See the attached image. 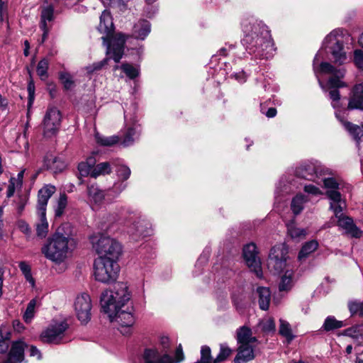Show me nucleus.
I'll return each instance as SVG.
<instances>
[{"label": "nucleus", "instance_id": "nucleus-14", "mask_svg": "<svg viewBox=\"0 0 363 363\" xmlns=\"http://www.w3.org/2000/svg\"><path fill=\"white\" fill-rule=\"evenodd\" d=\"M74 310L77 318L82 323H86L91 319V301L89 294L83 293L77 296Z\"/></svg>", "mask_w": 363, "mask_h": 363}, {"label": "nucleus", "instance_id": "nucleus-12", "mask_svg": "<svg viewBox=\"0 0 363 363\" xmlns=\"http://www.w3.org/2000/svg\"><path fill=\"white\" fill-rule=\"evenodd\" d=\"M68 328V324L66 322H60L52 324L45 330L40 338L43 342L49 344H60L63 342L65 336V332Z\"/></svg>", "mask_w": 363, "mask_h": 363}, {"label": "nucleus", "instance_id": "nucleus-5", "mask_svg": "<svg viewBox=\"0 0 363 363\" xmlns=\"http://www.w3.org/2000/svg\"><path fill=\"white\" fill-rule=\"evenodd\" d=\"M324 59L322 51H318L315 55L313 67L315 74L316 75L318 83L322 89H324L323 82L319 79V74H331L328 84L330 88H341L347 86V84L342 81V79L345 77V69L344 68L336 69L329 62H322Z\"/></svg>", "mask_w": 363, "mask_h": 363}, {"label": "nucleus", "instance_id": "nucleus-44", "mask_svg": "<svg viewBox=\"0 0 363 363\" xmlns=\"http://www.w3.org/2000/svg\"><path fill=\"white\" fill-rule=\"evenodd\" d=\"M279 322H280V325H279L280 335L284 336L287 340V341L289 342H291L294 339V336L292 334V330H291L290 324L287 321L282 320V319H280Z\"/></svg>", "mask_w": 363, "mask_h": 363}, {"label": "nucleus", "instance_id": "nucleus-41", "mask_svg": "<svg viewBox=\"0 0 363 363\" xmlns=\"http://www.w3.org/2000/svg\"><path fill=\"white\" fill-rule=\"evenodd\" d=\"M345 326L342 321L336 320L334 316H328L324 321L322 328L325 331H330Z\"/></svg>", "mask_w": 363, "mask_h": 363}, {"label": "nucleus", "instance_id": "nucleus-32", "mask_svg": "<svg viewBox=\"0 0 363 363\" xmlns=\"http://www.w3.org/2000/svg\"><path fill=\"white\" fill-rule=\"evenodd\" d=\"M342 335L352 338L358 342V345H362L363 340V327L361 325H355L344 330Z\"/></svg>", "mask_w": 363, "mask_h": 363}, {"label": "nucleus", "instance_id": "nucleus-22", "mask_svg": "<svg viewBox=\"0 0 363 363\" xmlns=\"http://www.w3.org/2000/svg\"><path fill=\"white\" fill-rule=\"evenodd\" d=\"M55 191V187L51 185H46L40 189L38 195V212H42L43 214L46 212V206L49 199Z\"/></svg>", "mask_w": 363, "mask_h": 363}, {"label": "nucleus", "instance_id": "nucleus-49", "mask_svg": "<svg viewBox=\"0 0 363 363\" xmlns=\"http://www.w3.org/2000/svg\"><path fill=\"white\" fill-rule=\"evenodd\" d=\"M10 333L4 331L3 327L0 328V353H4L9 346Z\"/></svg>", "mask_w": 363, "mask_h": 363}, {"label": "nucleus", "instance_id": "nucleus-60", "mask_svg": "<svg viewBox=\"0 0 363 363\" xmlns=\"http://www.w3.org/2000/svg\"><path fill=\"white\" fill-rule=\"evenodd\" d=\"M66 165L65 162L61 159H58L57 162L54 164L53 165H51L50 170L52 171L54 173L62 172L65 168Z\"/></svg>", "mask_w": 363, "mask_h": 363}, {"label": "nucleus", "instance_id": "nucleus-7", "mask_svg": "<svg viewBox=\"0 0 363 363\" xmlns=\"http://www.w3.org/2000/svg\"><path fill=\"white\" fill-rule=\"evenodd\" d=\"M288 254V248L284 244L272 247L267 261L268 269L276 275L281 274L288 269H294Z\"/></svg>", "mask_w": 363, "mask_h": 363}, {"label": "nucleus", "instance_id": "nucleus-33", "mask_svg": "<svg viewBox=\"0 0 363 363\" xmlns=\"http://www.w3.org/2000/svg\"><path fill=\"white\" fill-rule=\"evenodd\" d=\"M286 226L288 235L293 240L299 242L306 238V230L296 227L294 221L288 223Z\"/></svg>", "mask_w": 363, "mask_h": 363}, {"label": "nucleus", "instance_id": "nucleus-48", "mask_svg": "<svg viewBox=\"0 0 363 363\" xmlns=\"http://www.w3.org/2000/svg\"><path fill=\"white\" fill-rule=\"evenodd\" d=\"M18 266H19V268H20L21 272L24 275L26 281H28L32 286H34L35 280L32 277L30 265L27 262L22 261V262H19Z\"/></svg>", "mask_w": 363, "mask_h": 363}, {"label": "nucleus", "instance_id": "nucleus-59", "mask_svg": "<svg viewBox=\"0 0 363 363\" xmlns=\"http://www.w3.org/2000/svg\"><path fill=\"white\" fill-rule=\"evenodd\" d=\"M107 59L104 60L103 61L95 62L89 66L86 67V70L88 73H92L95 71L99 70L104 67L106 63Z\"/></svg>", "mask_w": 363, "mask_h": 363}, {"label": "nucleus", "instance_id": "nucleus-20", "mask_svg": "<svg viewBox=\"0 0 363 363\" xmlns=\"http://www.w3.org/2000/svg\"><path fill=\"white\" fill-rule=\"evenodd\" d=\"M125 225L128 228L127 233L133 237L138 238L146 235L145 230L146 223L144 220L130 218L125 221Z\"/></svg>", "mask_w": 363, "mask_h": 363}, {"label": "nucleus", "instance_id": "nucleus-56", "mask_svg": "<svg viewBox=\"0 0 363 363\" xmlns=\"http://www.w3.org/2000/svg\"><path fill=\"white\" fill-rule=\"evenodd\" d=\"M348 307L351 313H359L361 315H363V301L362 303L357 301L350 302Z\"/></svg>", "mask_w": 363, "mask_h": 363}, {"label": "nucleus", "instance_id": "nucleus-64", "mask_svg": "<svg viewBox=\"0 0 363 363\" xmlns=\"http://www.w3.org/2000/svg\"><path fill=\"white\" fill-rule=\"evenodd\" d=\"M160 344L162 347V352H167L169 353V339L167 336H162L160 337Z\"/></svg>", "mask_w": 363, "mask_h": 363}, {"label": "nucleus", "instance_id": "nucleus-37", "mask_svg": "<svg viewBox=\"0 0 363 363\" xmlns=\"http://www.w3.org/2000/svg\"><path fill=\"white\" fill-rule=\"evenodd\" d=\"M127 184L123 182H116L113 186L107 189V201H111L117 198L126 188Z\"/></svg>", "mask_w": 363, "mask_h": 363}, {"label": "nucleus", "instance_id": "nucleus-13", "mask_svg": "<svg viewBox=\"0 0 363 363\" xmlns=\"http://www.w3.org/2000/svg\"><path fill=\"white\" fill-rule=\"evenodd\" d=\"M61 113L55 107L48 108L43 121V134L50 138L55 135L60 126Z\"/></svg>", "mask_w": 363, "mask_h": 363}, {"label": "nucleus", "instance_id": "nucleus-8", "mask_svg": "<svg viewBox=\"0 0 363 363\" xmlns=\"http://www.w3.org/2000/svg\"><path fill=\"white\" fill-rule=\"evenodd\" d=\"M92 238L93 247L99 255L96 259L118 261L122 254V246L115 239L101 235L96 240Z\"/></svg>", "mask_w": 363, "mask_h": 363}, {"label": "nucleus", "instance_id": "nucleus-57", "mask_svg": "<svg viewBox=\"0 0 363 363\" xmlns=\"http://www.w3.org/2000/svg\"><path fill=\"white\" fill-rule=\"evenodd\" d=\"M60 79L66 89H69L73 86L74 82L72 81V77L69 74L65 72L61 73Z\"/></svg>", "mask_w": 363, "mask_h": 363}, {"label": "nucleus", "instance_id": "nucleus-17", "mask_svg": "<svg viewBox=\"0 0 363 363\" xmlns=\"http://www.w3.org/2000/svg\"><path fill=\"white\" fill-rule=\"evenodd\" d=\"M143 363H172L170 354L162 352L157 347L145 349L142 356Z\"/></svg>", "mask_w": 363, "mask_h": 363}, {"label": "nucleus", "instance_id": "nucleus-55", "mask_svg": "<svg viewBox=\"0 0 363 363\" xmlns=\"http://www.w3.org/2000/svg\"><path fill=\"white\" fill-rule=\"evenodd\" d=\"M330 99L332 102L331 104L335 109H337L340 107V92L337 89H333L329 92Z\"/></svg>", "mask_w": 363, "mask_h": 363}, {"label": "nucleus", "instance_id": "nucleus-62", "mask_svg": "<svg viewBox=\"0 0 363 363\" xmlns=\"http://www.w3.org/2000/svg\"><path fill=\"white\" fill-rule=\"evenodd\" d=\"M304 191L314 196H318L321 194V191L319 188L313 184L305 185Z\"/></svg>", "mask_w": 363, "mask_h": 363}, {"label": "nucleus", "instance_id": "nucleus-11", "mask_svg": "<svg viewBox=\"0 0 363 363\" xmlns=\"http://www.w3.org/2000/svg\"><path fill=\"white\" fill-rule=\"evenodd\" d=\"M132 306H128L126 310L121 308L116 312H113V313L111 312L106 313L108 314L111 322L118 324L119 331L123 335H127L130 333L131 328L135 321Z\"/></svg>", "mask_w": 363, "mask_h": 363}, {"label": "nucleus", "instance_id": "nucleus-47", "mask_svg": "<svg viewBox=\"0 0 363 363\" xmlns=\"http://www.w3.org/2000/svg\"><path fill=\"white\" fill-rule=\"evenodd\" d=\"M233 350L225 343L220 345V352L217 357L213 359L214 363L220 362L227 359L232 354Z\"/></svg>", "mask_w": 363, "mask_h": 363}, {"label": "nucleus", "instance_id": "nucleus-16", "mask_svg": "<svg viewBox=\"0 0 363 363\" xmlns=\"http://www.w3.org/2000/svg\"><path fill=\"white\" fill-rule=\"evenodd\" d=\"M342 211L338 213L337 215L334 213L337 218V225L344 230L345 235L356 238H360L362 231L356 226L351 218L344 216Z\"/></svg>", "mask_w": 363, "mask_h": 363}, {"label": "nucleus", "instance_id": "nucleus-51", "mask_svg": "<svg viewBox=\"0 0 363 363\" xmlns=\"http://www.w3.org/2000/svg\"><path fill=\"white\" fill-rule=\"evenodd\" d=\"M116 172L118 179L123 182L130 177L131 174L130 168L124 164L118 165Z\"/></svg>", "mask_w": 363, "mask_h": 363}, {"label": "nucleus", "instance_id": "nucleus-54", "mask_svg": "<svg viewBox=\"0 0 363 363\" xmlns=\"http://www.w3.org/2000/svg\"><path fill=\"white\" fill-rule=\"evenodd\" d=\"M354 64L361 70H363V51L357 49L354 51Z\"/></svg>", "mask_w": 363, "mask_h": 363}, {"label": "nucleus", "instance_id": "nucleus-53", "mask_svg": "<svg viewBox=\"0 0 363 363\" xmlns=\"http://www.w3.org/2000/svg\"><path fill=\"white\" fill-rule=\"evenodd\" d=\"M211 351L209 347L204 345L201 350V359L196 363H212Z\"/></svg>", "mask_w": 363, "mask_h": 363}, {"label": "nucleus", "instance_id": "nucleus-18", "mask_svg": "<svg viewBox=\"0 0 363 363\" xmlns=\"http://www.w3.org/2000/svg\"><path fill=\"white\" fill-rule=\"evenodd\" d=\"M28 347L21 340L13 342L9 352L8 359L4 363H21L24 358V350Z\"/></svg>", "mask_w": 363, "mask_h": 363}, {"label": "nucleus", "instance_id": "nucleus-45", "mask_svg": "<svg viewBox=\"0 0 363 363\" xmlns=\"http://www.w3.org/2000/svg\"><path fill=\"white\" fill-rule=\"evenodd\" d=\"M119 68L118 65H116L114 67V69H117ZM120 68L123 71V72L130 79H135L139 75V69L138 68L133 66L132 65L125 63L123 64Z\"/></svg>", "mask_w": 363, "mask_h": 363}, {"label": "nucleus", "instance_id": "nucleus-50", "mask_svg": "<svg viewBox=\"0 0 363 363\" xmlns=\"http://www.w3.org/2000/svg\"><path fill=\"white\" fill-rule=\"evenodd\" d=\"M37 304L36 299H32L28 303L26 311L23 314V319L26 323H29L31 322L32 319L35 315V308Z\"/></svg>", "mask_w": 363, "mask_h": 363}, {"label": "nucleus", "instance_id": "nucleus-34", "mask_svg": "<svg viewBox=\"0 0 363 363\" xmlns=\"http://www.w3.org/2000/svg\"><path fill=\"white\" fill-rule=\"evenodd\" d=\"M28 74L30 76V80L28 83V112H27V123L26 124L25 128L28 129L29 127V120L30 118V108L32 107V105L33 104L34 99H35V84L34 82L32 79L31 72L28 70Z\"/></svg>", "mask_w": 363, "mask_h": 363}, {"label": "nucleus", "instance_id": "nucleus-15", "mask_svg": "<svg viewBox=\"0 0 363 363\" xmlns=\"http://www.w3.org/2000/svg\"><path fill=\"white\" fill-rule=\"evenodd\" d=\"M243 257L248 267L255 273L257 277H262L261 262L257 256L255 243H249L243 248Z\"/></svg>", "mask_w": 363, "mask_h": 363}, {"label": "nucleus", "instance_id": "nucleus-24", "mask_svg": "<svg viewBox=\"0 0 363 363\" xmlns=\"http://www.w3.org/2000/svg\"><path fill=\"white\" fill-rule=\"evenodd\" d=\"M254 345H239L235 363H247L255 358Z\"/></svg>", "mask_w": 363, "mask_h": 363}, {"label": "nucleus", "instance_id": "nucleus-28", "mask_svg": "<svg viewBox=\"0 0 363 363\" xmlns=\"http://www.w3.org/2000/svg\"><path fill=\"white\" fill-rule=\"evenodd\" d=\"M237 341L239 345H254L257 339L252 336L251 329L242 326L237 330Z\"/></svg>", "mask_w": 363, "mask_h": 363}, {"label": "nucleus", "instance_id": "nucleus-26", "mask_svg": "<svg viewBox=\"0 0 363 363\" xmlns=\"http://www.w3.org/2000/svg\"><path fill=\"white\" fill-rule=\"evenodd\" d=\"M151 31L150 22L145 19H140L133 26L132 35L138 40H145Z\"/></svg>", "mask_w": 363, "mask_h": 363}, {"label": "nucleus", "instance_id": "nucleus-25", "mask_svg": "<svg viewBox=\"0 0 363 363\" xmlns=\"http://www.w3.org/2000/svg\"><path fill=\"white\" fill-rule=\"evenodd\" d=\"M347 108L363 110V83L354 86Z\"/></svg>", "mask_w": 363, "mask_h": 363}, {"label": "nucleus", "instance_id": "nucleus-52", "mask_svg": "<svg viewBox=\"0 0 363 363\" xmlns=\"http://www.w3.org/2000/svg\"><path fill=\"white\" fill-rule=\"evenodd\" d=\"M67 197L66 194L64 193L61 194L59 197L57 206L55 208V216L60 217L63 214L64 211L67 206Z\"/></svg>", "mask_w": 363, "mask_h": 363}, {"label": "nucleus", "instance_id": "nucleus-38", "mask_svg": "<svg viewBox=\"0 0 363 363\" xmlns=\"http://www.w3.org/2000/svg\"><path fill=\"white\" fill-rule=\"evenodd\" d=\"M308 201L307 196L297 194L291 201V210L295 215L299 214L303 209L304 204Z\"/></svg>", "mask_w": 363, "mask_h": 363}, {"label": "nucleus", "instance_id": "nucleus-9", "mask_svg": "<svg viewBox=\"0 0 363 363\" xmlns=\"http://www.w3.org/2000/svg\"><path fill=\"white\" fill-rule=\"evenodd\" d=\"M120 267L118 261L106 259H96L94 263V275L96 281L110 284L114 282L118 277Z\"/></svg>", "mask_w": 363, "mask_h": 363}, {"label": "nucleus", "instance_id": "nucleus-40", "mask_svg": "<svg viewBox=\"0 0 363 363\" xmlns=\"http://www.w3.org/2000/svg\"><path fill=\"white\" fill-rule=\"evenodd\" d=\"M40 218V222L36 225V232L38 236L45 238L48 231V223L45 218V213L38 212Z\"/></svg>", "mask_w": 363, "mask_h": 363}, {"label": "nucleus", "instance_id": "nucleus-4", "mask_svg": "<svg viewBox=\"0 0 363 363\" xmlns=\"http://www.w3.org/2000/svg\"><path fill=\"white\" fill-rule=\"evenodd\" d=\"M41 252L49 260L60 264L71 255L69 239L62 234L56 233L42 247Z\"/></svg>", "mask_w": 363, "mask_h": 363}, {"label": "nucleus", "instance_id": "nucleus-19", "mask_svg": "<svg viewBox=\"0 0 363 363\" xmlns=\"http://www.w3.org/2000/svg\"><path fill=\"white\" fill-rule=\"evenodd\" d=\"M322 167L313 163L302 165L297 169L296 174L298 177L307 180L315 181L322 174Z\"/></svg>", "mask_w": 363, "mask_h": 363}, {"label": "nucleus", "instance_id": "nucleus-43", "mask_svg": "<svg viewBox=\"0 0 363 363\" xmlns=\"http://www.w3.org/2000/svg\"><path fill=\"white\" fill-rule=\"evenodd\" d=\"M49 60L43 58L39 61L36 67V72L41 80H46L48 78Z\"/></svg>", "mask_w": 363, "mask_h": 363}, {"label": "nucleus", "instance_id": "nucleus-6", "mask_svg": "<svg viewBox=\"0 0 363 363\" xmlns=\"http://www.w3.org/2000/svg\"><path fill=\"white\" fill-rule=\"evenodd\" d=\"M350 38L348 34H345L341 29L332 30L324 39L323 46L333 56L334 62L342 65L347 61V54L344 50L343 43L345 40Z\"/></svg>", "mask_w": 363, "mask_h": 363}, {"label": "nucleus", "instance_id": "nucleus-61", "mask_svg": "<svg viewBox=\"0 0 363 363\" xmlns=\"http://www.w3.org/2000/svg\"><path fill=\"white\" fill-rule=\"evenodd\" d=\"M60 159V157H56L52 154L48 155L45 156L44 160V163L46 167L50 169L51 167V165H53L55 164L57 161V160Z\"/></svg>", "mask_w": 363, "mask_h": 363}, {"label": "nucleus", "instance_id": "nucleus-3", "mask_svg": "<svg viewBox=\"0 0 363 363\" xmlns=\"http://www.w3.org/2000/svg\"><path fill=\"white\" fill-rule=\"evenodd\" d=\"M132 292L126 282L116 283L112 290L104 291L101 296V306L104 313H112L124 308L131 301Z\"/></svg>", "mask_w": 363, "mask_h": 363}, {"label": "nucleus", "instance_id": "nucleus-30", "mask_svg": "<svg viewBox=\"0 0 363 363\" xmlns=\"http://www.w3.org/2000/svg\"><path fill=\"white\" fill-rule=\"evenodd\" d=\"M125 119L127 121V116L125 115ZM126 125H128L127 128V131L125 133V135L124 136V138L122 141V144L123 146L127 147L130 145H132L138 135V133L140 130L138 129V125L136 124L135 121L133 122L132 124L128 123V121H126Z\"/></svg>", "mask_w": 363, "mask_h": 363}, {"label": "nucleus", "instance_id": "nucleus-27", "mask_svg": "<svg viewBox=\"0 0 363 363\" xmlns=\"http://www.w3.org/2000/svg\"><path fill=\"white\" fill-rule=\"evenodd\" d=\"M54 18V8L51 5L44 6L41 11V21L40 28L43 30V42L47 38V35L49 31V28L47 25V22H50Z\"/></svg>", "mask_w": 363, "mask_h": 363}, {"label": "nucleus", "instance_id": "nucleus-1", "mask_svg": "<svg viewBox=\"0 0 363 363\" xmlns=\"http://www.w3.org/2000/svg\"><path fill=\"white\" fill-rule=\"evenodd\" d=\"M242 30L244 33L243 43L250 54L261 59H270L276 48L268 27L253 17L242 18Z\"/></svg>", "mask_w": 363, "mask_h": 363}, {"label": "nucleus", "instance_id": "nucleus-42", "mask_svg": "<svg viewBox=\"0 0 363 363\" xmlns=\"http://www.w3.org/2000/svg\"><path fill=\"white\" fill-rule=\"evenodd\" d=\"M258 327L261 331L266 334L273 333L276 329L274 320L272 318L267 317L259 321Z\"/></svg>", "mask_w": 363, "mask_h": 363}, {"label": "nucleus", "instance_id": "nucleus-35", "mask_svg": "<svg viewBox=\"0 0 363 363\" xmlns=\"http://www.w3.org/2000/svg\"><path fill=\"white\" fill-rule=\"evenodd\" d=\"M294 269H288L284 272L281 277V281L279 285L280 291H288L293 286Z\"/></svg>", "mask_w": 363, "mask_h": 363}, {"label": "nucleus", "instance_id": "nucleus-10", "mask_svg": "<svg viewBox=\"0 0 363 363\" xmlns=\"http://www.w3.org/2000/svg\"><path fill=\"white\" fill-rule=\"evenodd\" d=\"M323 181L327 189L326 195L330 200V208L337 214L346 208L345 201L339 191L340 184L333 177L324 178Z\"/></svg>", "mask_w": 363, "mask_h": 363}, {"label": "nucleus", "instance_id": "nucleus-36", "mask_svg": "<svg viewBox=\"0 0 363 363\" xmlns=\"http://www.w3.org/2000/svg\"><path fill=\"white\" fill-rule=\"evenodd\" d=\"M318 247V242L315 240H311L309 242H306L301 247L298 255V259L299 261H303L306 258H307L312 252L315 251Z\"/></svg>", "mask_w": 363, "mask_h": 363}, {"label": "nucleus", "instance_id": "nucleus-39", "mask_svg": "<svg viewBox=\"0 0 363 363\" xmlns=\"http://www.w3.org/2000/svg\"><path fill=\"white\" fill-rule=\"evenodd\" d=\"M111 172V167L108 162H101L94 166L91 177L97 178L99 176L108 174Z\"/></svg>", "mask_w": 363, "mask_h": 363}, {"label": "nucleus", "instance_id": "nucleus-23", "mask_svg": "<svg viewBox=\"0 0 363 363\" xmlns=\"http://www.w3.org/2000/svg\"><path fill=\"white\" fill-rule=\"evenodd\" d=\"M335 116L342 123L346 130L353 136L357 142V145H359V142L363 139V125L358 126L345 121V116H342V113L337 111H335Z\"/></svg>", "mask_w": 363, "mask_h": 363}, {"label": "nucleus", "instance_id": "nucleus-58", "mask_svg": "<svg viewBox=\"0 0 363 363\" xmlns=\"http://www.w3.org/2000/svg\"><path fill=\"white\" fill-rule=\"evenodd\" d=\"M170 358L172 359V363H179L184 359V355L183 352V350L182 345H179L176 350L174 357L170 355Z\"/></svg>", "mask_w": 363, "mask_h": 363}, {"label": "nucleus", "instance_id": "nucleus-31", "mask_svg": "<svg viewBox=\"0 0 363 363\" xmlns=\"http://www.w3.org/2000/svg\"><path fill=\"white\" fill-rule=\"evenodd\" d=\"M96 163V160L94 156H90L78 164V171L81 177H91L94 166Z\"/></svg>", "mask_w": 363, "mask_h": 363}, {"label": "nucleus", "instance_id": "nucleus-46", "mask_svg": "<svg viewBox=\"0 0 363 363\" xmlns=\"http://www.w3.org/2000/svg\"><path fill=\"white\" fill-rule=\"evenodd\" d=\"M96 142L104 146H112L119 141V138L117 135H111L108 137H104L99 134H96Z\"/></svg>", "mask_w": 363, "mask_h": 363}, {"label": "nucleus", "instance_id": "nucleus-2", "mask_svg": "<svg viewBox=\"0 0 363 363\" xmlns=\"http://www.w3.org/2000/svg\"><path fill=\"white\" fill-rule=\"evenodd\" d=\"M97 28L99 32L103 35L101 39L104 44L106 45L107 55L116 62H118L123 55L125 38L122 33L113 35L114 26L109 11L105 10L102 12Z\"/></svg>", "mask_w": 363, "mask_h": 363}, {"label": "nucleus", "instance_id": "nucleus-29", "mask_svg": "<svg viewBox=\"0 0 363 363\" xmlns=\"http://www.w3.org/2000/svg\"><path fill=\"white\" fill-rule=\"evenodd\" d=\"M255 295L257 298L258 303L260 309L267 311L269 308L271 301V292L267 287H257Z\"/></svg>", "mask_w": 363, "mask_h": 363}, {"label": "nucleus", "instance_id": "nucleus-63", "mask_svg": "<svg viewBox=\"0 0 363 363\" xmlns=\"http://www.w3.org/2000/svg\"><path fill=\"white\" fill-rule=\"evenodd\" d=\"M290 191H291V188L289 186L284 184L282 186V182H280L279 184V186L277 187V190L275 192L276 199H278L279 194L281 191H283L286 194H288V193H289Z\"/></svg>", "mask_w": 363, "mask_h": 363}, {"label": "nucleus", "instance_id": "nucleus-21", "mask_svg": "<svg viewBox=\"0 0 363 363\" xmlns=\"http://www.w3.org/2000/svg\"><path fill=\"white\" fill-rule=\"evenodd\" d=\"M87 195L89 201L92 205L99 206L107 199V190L100 189L96 184H91L87 187Z\"/></svg>", "mask_w": 363, "mask_h": 363}]
</instances>
